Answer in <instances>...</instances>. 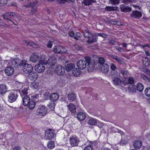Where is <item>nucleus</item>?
Listing matches in <instances>:
<instances>
[{
	"label": "nucleus",
	"mask_w": 150,
	"mask_h": 150,
	"mask_svg": "<svg viewBox=\"0 0 150 150\" xmlns=\"http://www.w3.org/2000/svg\"><path fill=\"white\" fill-rule=\"evenodd\" d=\"M110 68L111 71L117 70V67L116 66L113 64H111L110 65Z\"/></svg>",
	"instance_id": "603ef678"
},
{
	"label": "nucleus",
	"mask_w": 150,
	"mask_h": 150,
	"mask_svg": "<svg viewBox=\"0 0 150 150\" xmlns=\"http://www.w3.org/2000/svg\"><path fill=\"white\" fill-rule=\"evenodd\" d=\"M105 10L107 11H113L114 9V8L110 6H107L105 8Z\"/></svg>",
	"instance_id": "6e6d98bb"
},
{
	"label": "nucleus",
	"mask_w": 150,
	"mask_h": 150,
	"mask_svg": "<svg viewBox=\"0 0 150 150\" xmlns=\"http://www.w3.org/2000/svg\"><path fill=\"white\" fill-rule=\"evenodd\" d=\"M54 136V131L53 130L48 129L45 132V139H50L53 138Z\"/></svg>",
	"instance_id": "0eeeda50"
},
{
	"label": "nucleus",
	"mask_w": 150,
	"mask_h": 150,
	"mask_svg": "<svg viewBox=\"0 0 150 150\" xmlns=\"http://www.w3.org/2000/svg\"><path fill=\"white\" fill-rule=\"evenodd\" d=\"M128 81L129 84H134V78L132 77H130L128 78Z\"/></svg>",
	"instance_id": "09e8293b"
},
{
	"label": "nucleus",
	"mask_w": 150,
	"mask_h": 150,
	"mask_svg": "<svg viewBox=\"0 0 150 150\" xmlns=\"http://www.w3.org/2000/svg\"><path fill=\"white\" fill-rule=\"evenodd\" d=\"M100 69L103 73L106 74L109 71V66L108 64L105 63L101 66Z\"/></svg>",
	"instance_id": "2eb2a0df"
},
{
	"label": "nucleus",
	"mask_w": 150,
	"mask_h": 150,
	"mask_svg": "<svg viewBox=\"0 0 150 150\" xmlns=\"http://www.w3.org/2000/svg\"><path fill=\"white\" fill-rule=\"evenodd\" d=\"M142 145V142L141 141L136 140L134 142V145L136 149L140 148Z\"/></svg>",
	"instance_id": "7c9ffc66"
},
{
	"label": "nucleus",
	"mask_w": 150,
	"mask_h": 150,
	"mask_svg": "<svg viewBox=\"0 0 150 150\" xmlns=\"http://www.w3.org/2000/svg\"><path fill=\"white\" fill-rule=\"evenodd\" d=\"M85 59V61L81 60L78 61L77 63V67L79 69L83 70L86 68L87 63L88 70L89 72H92L94 69L93 62L88 57H86Z\"/></svg>",
	"instance_id": "f257e3e1"
},
{
	"label": "nucleus",
	"mask_w": 150,
	"mask_h": 150,
	"mask_svg": "<svg viewBox=\"0 0 150 150\" xmlns=\"http://www.w3.org/2000/svg\"><path fill=\"white\" fill-rule=\"evenodd\" d=\"M112 58L120 64H122L124 63L123 61V59L122 58L117 56H113Z\"/></svg>",
	"instance_id": "cd10ccee"
},
{
	"label": "nucleus",
	"mask_w": 150,
	"mask_h": 150,
	"mask_svg": "<svg viewBox=\"0 0 150 150\" xmlns=\"http://www.w3.org/2000/svg\"><path fill=\"white\" fill-rule=\"evenodd\" d=\"M86 117L85 114L82 112H79L77 115L76 118L79 120L80 121L84 120Z\"/></svg>",
	"instance_id": "6ab92c4d"
},
{
	"label": "nucleus",
	"mask_w": 150,
	"mask_h": 150,
	"mask_svg": "<svg viewBox=\"0 0 150 150\" xmlns=\"http://www.w3.org/2000/svg\"><path fill=\"white\" fill-rule=\"evenodd\" d=\"M145 93L147 96L150 97V88H146L145 90Z\"/></svg>",
	"instance_id": "8fccbe9b"
},
{
	"label": "nucleus",
	"mask_w": 150,
	"mask_h": 150,
	"mask_svg": "<svg viewBox=\"0 0 150 150\" xmlns=\"http://www.w3.org/2000/svg\"><path fill=\"white\" fill-rule=\"evenodd\" d=\"M136 86L134 84L130 85L128 87V91L131 93H135L136 91Z\"/></svg>",
	"instance_id": "a878e982"
},
{
	"label": "nucleus",
	"mask_w": 150,
	"mask_h": 150,
	"mask_svg": "<svg viewBox=\"0 0 150 150\" xmlns=\"http://www.w3.org/2000/svg\"><path fill=\"white\" fill-rule=\"evenodd\" d=\"M50 98L52 102H54V101H56L58 99L59 96L57 93H53L50 95Z\"/></svg>",
	"instance_id": "5701e85b"
},
{
	"label": "nucleus",
	"mask_w": 150,
	"mask_h": 150,
	"mask_svg": "<svg viewBox=\"0 0 150 150\" xmlns=\"http://www.w3.org/2000/svg\"><path fill=\"white\" fill-rule=\"evenodd\" d=\"M120 8L121 11L124 12H129L132 10L131 8L129 6H126L124 5H121Z\"/></svg>",
	"instance_id": "4be33fe9"
},
{
	"label": "nucleus",
	"mask_w": 150,
	"mask_h": 150,
	"mask_svg": "<svg viewBox=\"0 0 150 150\" xmlns=\"http://www.w3.org/2000/svg\"><path fill=\"white\" fill-rule=\"evenodd\" d=\"M26 64V61L25 60H23L21 61V62L19 64V66H23V67L25 65H27Z\"/></svg>",
	"instance_id": "3c124183"
},
{
	"label": "nucleus",
	"mask_w": 150,
	"mask_h": 150,
	"mask_svg": "<svg viewBox=\"0 0 150 150\" xmlns=\"http://www.w3.org/2000/svg\"><path fill=\"white\" fill-rule=\"evenodd\" d=\"M60 48L61 46H54L53 48V51L55 53L59 54Z\"/></svg>",
	"instance_id": "ea45409f"
},
{
	"label": "nucleus",
	"mask_w": 150,
	"mask_h": 150,
	"mask_svg": "<svg viewBox=\"0 0 150 150\" xmlns=\"http://www.w3.org/2000/svg\"><path fill=\"white\" fill-rule=\"evenodd\" d=\"M97 36V34L93 33L92 34L91 39L90 38L89 40H88L86 42L89 44L96 42L98 40Z\"/></svg>",
	"instance_id": "4468645a"
},
{
	"label": "nucleus",
	"mask_w": 150,
	"mask_h": 150,
	"mask_svg": "<svg viewBox=\"0 0 150 150\" xmlns=\"http://www.w3.org/2000/svg\"><path fill=\"white\" fill-rule=\"evenodd\" d=\"M118 22L117 21L114 20H111L110 22V23L111 24L115 25L116 24L118 23Z\"/></svg>",
	"instance_id": "0e129e2a"
},
{
	"label": "nucleus",
	"mask_w": 150,
	"mask_h": 150,
	"mask_svg": "<svg viewBox=\"0 0 150 150\" xmlns=\"http://www.w3.org/2000/svg\"><path fill=\"white\" fill-rule=\"evenodd\" d=\"M119 131V130L116 128H112L111 132L112 133H115Z\"/></svg>",
	"instance_id": "680f3d73"
},
{
	"label": "nucleus",
	"mask_w": 150,
	"mask_h": 150,
	"mask_svg": "<svg viewBox=\"0 0 150 150\" xmlns=\"http://www.w3.org/2000/svg\"><path fill=\"white\" fill-rule=\"evenodd\" d=\"M18 62V59H11V60L10 62H9V64L11 65L13 67H19Z\"/></svg>",
	"instance_id": "f3484780"
},
{
	"label": "nucleus",
	"mask_w": 150,
	"mask_h": 150,
	"mask_svg": "<svg viewBox=\"0 0 150 150\" xmlns=\"http://www.w3.org/2000/svg\"><path fill=\"white\" fill-rule=\"evenodd\" d=\"M121 2L122 3H124L126 4H128L131 2L132 0H120Z\"/></svg>",
	"instance_id": "13d9d810"
},
{
	"label": "nucleus",
	"mask_w": 150,
	"mask_h": 150,
	"mask_svg": "<svg viewBox=\"0 0 150 150\" xmlns=\"http://www.w3.org/2000/svg\"><path fill=\"white\" fill-rule=\"evenodd\" d=\"M68 110L73 114L76 113V107L75 105L72 103H70L67 105Z\"/></svg>",
	"instance_id": "9d476101"
},
{
	"label": "nucleus",
	"mask_w": 150,
	"mask_h": 150,
	"mask_svg": "<svg viewBox=\"0 0 150 150\" xmlns=\"http://www.w3.org/2000/svg\"><path fill=\"white\" fill-rule=\"evenodd\" d=\"M120 0H110V3L113 5H117L119 4Z\"/></svg>",
	"instance_id": "c03bdc74"
},
{
	"label": "nucleus",
	"mask_w": 150,
	"mask_h": 150,
	"mask_svg": "<svg viewBox=\"0 0 150 150\" xmlns=\"http://www.w3.org/2000/svg\"><path fill=\"white\" fill-rule=\"evenodd\" d=\"M68 98L69 101H73L75 100L76 96L74 93H70L68 95Z\"/></svg>",
	"instance_id": "c85d7f7f"
},
{
	"label": "nucleus",
	"mask_w": 150,
	"mask_h": 150,
	"mask_svg": "<svg viewBox=\"0 0 150 150\" xmlns=\"http://www.w3.org/2000/svg\"><path fill=\"white\" fill-rule=\"evenodd\" d=\"M38 83L35 81L32 82L30 84L31 87L34 89H37L38 87Z\"/></svg>",
	"instance_id": "c9c22d12"
},
{
	"label": "nucleus",
	"mask_w": 150,
	"mask_h": 150,
	"mask_svg": "<svg viewBox=\"0 0 150 150\" xmlns=\"http://www.w3.org/2000/svg\"><path fill=\"white\" fill-rule=\"evenodd\" d=\"M109 43L110 44L115 45V41L112 39H110L109 40Z\"/></svg>",
	"instance_id": "69168bd1"
},
{
	"label": "nucleus",
	"mask_w": 150,
	"mask_h": 150,
	"mask_svg": "<svg viewBox=\"0 0 150 150\" xmlns=\"http://www.w3.org/2000/svg\"><path fill=\"white\" fill-rule=\"evenodd\" d=\"M118 75V72L117 70L111 71V76L112 77H116Z\"/></svg>",
	"instance_id": "a18cd8bd"
},
{
	"label": "nucleus",
	"mask_w": 150,
	"mask_h": 150,
	"mask_svg": "<svg viewBox=\"0 0 150 150\" xmlns=\"http://www.w3.org/2000/svg\"><path fill=\"white\" fill-rule=\"evenodd\" d=\"M75 67V66L73 64H68L66 67L65 69L67 71H71Z\"/></svg>",
	"instance_id": "e433bc0d"
},
{
	"label": "nucleus",
	"mask_w": 150,
	"mask_h": 150,
	"mask_svg": "<svg viewBox=\"0 0 150 150\" xmlns=\"http://www.w3.org/2000/svg\"><path fill=\"white\" fill-rule=\"evenodd\" d=\"M7 90V87L5 84H0V93H4L6 92Z\"/></svg>",
	"instance_id": "b1692460"
},
{
	"label": "nucleus",
	"mask_w": 150,
	"mask_h": 150,
	"mask_svg": "<svg viewBox=\"0 0 150 150\" xmlns=\"http://www.w3.org/2000/svg\"><path fill=\"white\" fill-rule=\"evenodd\" d=\"M136 87L137 90L139 92L142 91L144 88L143 85L141 83H138Z\"/></svg>",
	"instance_id": "a19ab883"
},
{
	"label": "nucleus",
	"mask_w": 150,
	"mask_h": 150,
	"mask_svg": "<svg viewBox=\"0 0 150 150\" xmlns=\"http://www.w3.org/2000/svg\"><path fill=\"white\" fill-rule=\"evenodd\" d=\"M23 43L25 45H30L34 48L37 47H38V45L37 44L33 42H30L27 41L23 40Z\"/></svg>",
	"instance_id": "bb28decb"
},
{
	"label": "nucleus",
	"mask_w": 150,
	"mask_h": 150,
	"mask_svg": "<svg viewBox=\"0 0 150 150\" xmlns=\"http://www.w3.org/2000/svg\"><path fill=\"white\" fill-rule=\"evenodd\" d=\"M18 97L16 91L13 90L10 91L8 96V101L10 103L15 101Z\"/></svg>",
	"instance_id": "7ed1b4c3"
},
{
	"label": "nucleus",
	"mask_w": 150,
	"mask_h": 150,
	"mask_svg": "<svg viewBox=\"0 0 150 150\" xmlns=\"http://www.w3.org/2000/svg\"><path fill=\"white\" fill-rule=\"evenodd\" d=\"M47 64V61L41 59L39 62V64H36L35 67V71L39 73L43 72L45 70V65Z\"/></svg>",
	"instance_id": "f03ea898"
},
{
	"label": "nucleus",
	"mask_w": 150,
	"mask_h": 150,
	"mask_svg": "<svg viewBox=\"0 0 150 150\" xmlns=\"http://www.w3.org/2000/svg\"><path fill=\"white\" fill-rule=\"evenodd\" d=\"M55 71L58 75H62L64 73V69L62 65H59L56 67Z\"/></svg>",
	"instance_id": "9b49d317"
},
{
	"label": "nucleus",
	"mask_w": 150,
	"mask_h": 150,
	"mask_svg": "<svg viewBox=\"0 0 150 150\" xmlns=\"http://www.w3.org/2000/svg\"><path fill=\"white\" fill-rule=\"evenodd\" d=\"M23 98V105L25 106H26L28 104V103L30 101L29 98L28 96H24Z\"/></svg>",
	"instance_id": "412c9836"
},
{
	"label": "nucleus",
	"mask_w": 150,
	"mask_h": 150,
	"mask_svg": "<svg viewBox=\"0 0 150 150\" xmlns=\"http://www.w3.org/2000/svg\"><path fill=\"white\" fill-rule=\"evenodd\" d=\"M142 77L143 79L146 81H149L150 79L149 78L146 76L145 75H142Z\"/></svg>",
	"instance_id": "4d7b16f0"
},
{
	"label": "nucleus",
	"mask_w": 150,
	"mask_h": 150,
	"mask_svg": "<svg viewBox=\"0 0 150 150\" xmlns=\"http://www.w3.org/2000/svg\"><path fill=\"white\" fill-rule=\"evenodd\" d=\"M81 73V71L79 69L77 68L74 69L72 72L73 74L76 77L79 76Z\"/></svg>",
	"instance_id": "473e14b6"
},
{
	"label": "nucleus",
	"mask_w": 150,
	"mask_h": 150,
	"mask_svg": "<svg viewBox=\"0 0 150 150\" xmlns=\"http://www.w3.org/2000/svg\"><path fill=\"white\" fill-rule=\"evenodd\" d=\"M13 150H20V149L19 146H15L13 148Z\"/></svg>",
	"instance_id": "774afa93"
},
{
	"label": "nucleus",
	"mask_w": 150,
	"mask_h": 150,
	"mask_svg": "<svg viewBox=\"0 0 150 150\" xmlns=\"http://www.w3.org/2000/svg\"><path fill=\"white\" fill-rule=\"evenodd\" d=\"M47 106L48 108L50 109V110H53L54 108L55 104L53 102H51L47 105Z\"/></svg>",
	"instance_id": "58836bf2"
},
{
	"label": "nucleus",
	"mask_w": 150,
	"mask_h": 150,
	"mask_svg": "<svg viewBox=\"0 0 150 150\" xmlns=\"http://www.w3.org/2000/svg\"><path fill=\"white\" fill-rule=\"evenodd\" d=\"M43 96L45 99L46 100L50 98V94L49 92H44L43 93Z\"/></svg>",
	"instance_id": "49530a36"
},
{
	"label": "nucleus",
	"mask_w": 150,
	"mask_h": 150,
	"mask_svg": "<svg viewBox=\"0 0 150 150\" xmlns=\"http://www.w3.org/2000/svg\"><path fill=\"white\" fill-rule=\"evenodd\" d=\"M84 150H93V148L92 146L89 145L85 147Z\"/></svg>",
	"instance_id": "052dcab7"
},
{
	"label": "nucleus",
	"mask_w": 150,
	"mask_h": 150,
	"mask_svg": "<svg viewBox=\"0 0 150 150\" xmlns=\"http://www.w3.org/2000/svg\"><path fill=\"white\" fill-rule=\"evenodd\" d=\"M14 71V69L11 66L6 67L5 70V74L8 76L12 75Z\"/></svg>",
	"instance_id": "f8f14e48"
},
{
	"label": "nucleus",
	"mask_w": 150,
	"mask_h": 150,
	"mask_svg": "<svg viewBox=\"0 0 150 150\" xmlns=\"http://www.w3.org/2000/svg\"><path fill=\"white\" fill-rule=\"evenodd\" d=\"M30 61L33 62H36L38 59L39 56L36 53H33L30 57Z\"/></svg>",
	"instance_id": "dca6fc26"
},
{
	"label": "nucleus",
	"mask_w": 150,
	"mask_h": 150,
	"mask_svg": "<svg viewBox=\"0 0 150 150\" xmlns=\"http://www.w3.org/2000/svg\"><path fill=\"white\" fill-rule=\"evenodd\" d=\"M129 74V72L127 71L121 69L120 70L119 73V76L122 78H126V76Z\"/></svg>",
	"instance_id": "aec40b11"
},
{
	"label": "nucleus",
	"mask_w": 150,
	"mask_h": 150,
	"mask_svg": "<svg viewBox=\"0 0 150 150\" xmlns=\"http://www.w3.org/2000/svg\"><path fill=\"white\" fill-rule=\"evenodd\" d=\"M29 74L28 77L30 80H35L38 78V75L37 72L31 71Z\"/></svg>",
	"instance_id": "393cba45"
},
{
	"label": "nucleus",
	"mask_w": 150,
	"mask_h": 150,
	"mask_svg": "<svg viewBox=\"0 0 150 150\" xmlns=\"http://www.w3.org/2000/svg\"><path fill=\"white\" fill-rule=\"evenodd\" d=\"M121 82V80L118 77H115L112 80L113 84L115 86L120 85Z\"/></svg>",
	"instance_id": "c756f323"
},
{
	"label": "nucleus",
	"mask_w": 150,
	"mask_h": 150,
	"mask_svg": "<svg viewBox=\"0 0 150 150\" xmlns=\"http://www.w3.org/2000/svg\"><path fill=\"white\" fill-rule=\"evenodd\" d=\"M142 16V13L137 11H132L130 15L131 18L136 19L140 18Z\"/></svg>",
	"instance_id": "1a4fd4ad"
},
{
	"label": "nucleus",
	"mask_w": 150,
	"mask_h": 150,
	"mask_svg": "<svg viewBox=\"0 0 150 150\" xmlns=\"http://www.w3.org/2000/svg\"><path fill=\"white\" fill-rule=\"evenodd\" d=\"M47 108L43 105L40 106L37 110V114L39 116H45L47 112Z\"/></svg>",
	"instance_id": "39448f33"
},
{
	"label": "nucleus",
	"mask_w": 150,
	"mask_h": 150,
	"mask_svg": "<svg viewBox=\"0 0 150 150\" xmlns=\"http://www.w3.org/2000/svg\"><path fill=\"white\" fill-rule=\"evenodd\" d=\"M96 2V0H83V3L85 5H89Z\"/></svg>",
	"instance_id": "f704fd0d"
},
{
	"label": "nucleus",
	"mask_w": 150,
	"mask_h": 150,
	"mask_svg": "<svg viewBox=\"0 0 150 150\" xmlns=\"http://www.w3.org/2000/svg\"><path fill=\"white\" fill-rule=\"evenodd\" d=\"M114 48L118 52H123L124 51V50L122 48L119 46H115Z\"/></svg>",
	"instance_id": "864d4df0"
},
{
	"label": "nucleus",
	"mask_w": 150,
	"mask_h": 150,
	"mask_svg": "<svg viewBox=\"0 0 150 150\" xmlns=\"http://www.w3.org/2000/svg\"><path fill=\"white\" fill-rule=\"evenodd\" d=\"M60 48L59 54H62L67 52V50L65 48L61 46Z\"/></svg>",
	"instance_id": "de8ad7c7"
},
{
	"label": "nucleus",
	"mask_w": 150,
	"mask_h": 150,
	"mask_svg": "<svg viewBox=\"0 0 150 150\" xmlns=\"http://www.w3.org/2000/svg\"><path fill=\"white\" fill-rule=\"evenodd\" d=\"M69 141L70 144L72 147L77 146L80 142L79 138L75 135L71 136Z\"/></svg>",
	"instance_id": "20e7f679"
},
{
	"label": "nucleus",
	"mask_w": 150,
	"mask_h": 150,
	"mask_svg": "<svg viewBox=\"0 0 150 150\" xmlns=\"http://www.w3.org/2000/svg\"><path fill=\"white\" fill-rule=\"evenodd\" d=\"M52 45L51 42H48L47 45V47L49 48H51Z\"/></svg>",
	"instance_id": "338daca9"
},
{
	"label": "nucleus",
	"mask_w": 150,
	"mask_h": 150,
	"mask_svg": "<svg viewBox=\"0 0 150 150\" xmlns=\"http://www.w3.org/2000/svg\"><path fill=\"white\" fill-rule=\"evenodd\" d=\"M35 103L33 101L31 100L28 103V108L30 110H33L35 108Z\"/></svg>",
	"instance_id": "4c0bfd02"
},
{
	"label": "nucleus",
	"mask_w": 150,
	"mask_h": 150,
	"mask_svg": "<svg viewBox=\"0 0 150 150\" xmlns=\"http://www.w3.org/2000/svg\"><path fill=\"white\" fill-rule=\"evenodd\" d=\"M33 70V67L30 64L25 65L23 67V71L25 74H29Z\"/></svg>",
	"instance_id": "6e6552de"
},
{
	"label": "nucleus",
	"mask_w": 150,
	"mask_h": 150,
	"mask_svg": "<svg viewBox=\"0 0 150 150\" xmlns=\"http://www.w3.org/2000/svg\"><path fill=\"white\" fill-rule=\"evenodd\" d=\"M105 59L103 57H99L98 61H96L94 62L93 65L94 66V68L96 69L97 70H99L100 69L101 66L105 64Z\"/></svg>",
	"instance_id": "423d86ee"
},
{
	"label": "nucleus",
	"mask_w": 150,
	"mask_h": 150,
	"mask_svg": "<svg viewBox=\"0 0 150 150\" xmlns=\"http://www.w3.org/2000/svg\"><path fill=\"white\" fill-rule=\"evenodd\" d=\"M69 35L71 37H74V32L72 31H69L68 33Z\"/></svg>",
	"instance_id": "e2e57ef3"
},
{
	"label": "nucleus",
	"mask_w": 150,
	"mask_h": 150,
	"mask_svg": "<svg viewBox=\"0 0 150 150\" xmlns=\"http://www.w3.org/2000/svg\"><path fill=\"white\" fill-rule=\"evenodd\" d=\"M83 35L85 38L88 39V40L91 38L92 37V34L87 30H84L83 32Z\"/></svg>",
	"instance_id": "72a5a7b5"
},
{
	"label": "nucleus",
	"mask_w": 150,
	"mask_h": 150,
	"mask_svg": "<svg viewBox=\"0 0 150 150\" xmlns=\"http://www.w3.org/2000/svg\"><path fill=\"white\" fill-rule=\"evenodd\" d=\"M97 34L98 36H101L104 38H105L107 36V35L105 33H98Z\"/></svg>",
	"instance_id": "5fc2aeb1"
},
{
	"label": "nucleus",
	"mask_w": 150,
	"mask_h": 150,
	"mask_svg": "<svg viewBox=\"0 0 150 150\" xmlns=\"http://www.w3.org/2000/svg\"><path fill=\"white\" fill-rule=\"evenodd\" d=\"M47 146L50 149L53 148L54 146V142L52 141H49L47 143Z\"/></svg>",
	"instance_id": "79ce46f5"
},
{
	"label": "nucleus",
	"mask_w": 150,
	"mask_h": 150,
	"mask_svg": "<svg viewBox=\"0 0 150 150\" xmlns=\"http://www.w3.org/2000/svg\"><path fill=\"white\" fill-rule=\"evenodd\" d=\"M97 122V120L92 118H90L88 121V123L90 125H96Z\"/></svg>",
	"instance_id": "2f4dec72"
},
{
	"label": "nucleus",
	"mask_w": 150,
	"mask_h": 150,
	"mask_svg": "<svg viewBox=\"0 0 150 150\" xmlns=\"http://www.w3.org/2000/svg\"><path fill=\"white\" fill-rule=\"evenodd\" d=\"M20 93L22 97H23V96H25V95L27 94V89L26 88L22 89L20 91Z\"/></svg>",
	"instance_id": "37998d69"
},
{
	"label": "nucleus",
	"mask_w": 150,
	"mask_h": 150,
	"mask_svg": "<svg viewBox=\"0 0 150 150\" xmlns=\"http://www.w3.org/2000/svg\"><path fill=\"white\" fill-rule=\"evenodd\" d=\"M16 15V14L15 12H11L5 13L2 16V17L6 20H9V19L14 17Z\"/></svg>",
	"instance_id": "ddd939ff"
},
{
	"label": "nucleus",
	"mask_w": 150,
	"mask_h": 150,
	"mask_svg": "<svg viewBox=\"0 0 150 150\" xmlns=\"http://www.w3.org/2000/svg\"><path fill=\"white\" fill-rule=\"evenodd\" d=\"M47 64L49 66H54L56 63V59L55 57H51L47 61Z\"/></svg>",
	"instance_id": "a211bd4d"
},
{
	"label": "nucleus",
	"mask_w": 150,
	"mask_h": 150,
	"mask_svg": "<svg viewBox=\"0 0 150 150\" xmlns=\"http://www.w3.org/2000/svg\"><path fill=\"white\" fill-rule=\"evenodd\" d=\"M97 143L96 142H91L89 144L90 146H92V147L93 148L94 146H96L97 145Z\"/></svg>",
	"instance_id": "bf43d9fd"
}]
</instances>
